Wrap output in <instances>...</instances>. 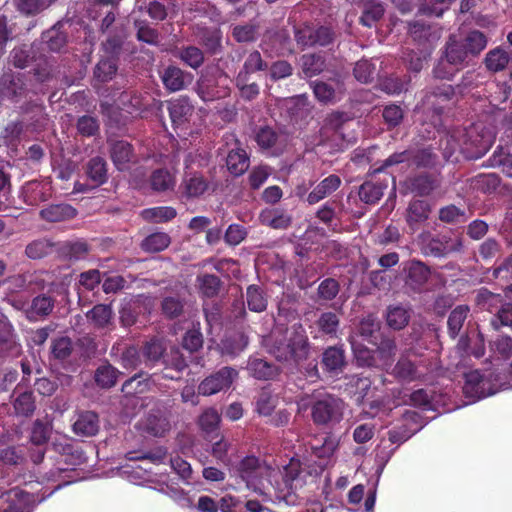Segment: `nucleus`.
Instances as JSON below:
<instances>
[{"instance_id":"nucleus-58","label":"nucleus","mask_w":512,"mask_h":512,"mask_svg":"<svg viewBox=\"0 0 512 512\" xmlns=\"http://www.w3.org/2000/svg\"><path fill=\"white\" fill-rule=\"evenodd\" d=\"M284 105L291 115L298 116L308 111V98L305 95H298L284 100Z\"/></svg>"},{"instance_id":"nucleus-10","label":"nucleus","mask_w":512,"mask_h":512,"mask_svg":"<svg viewBox=\"0 0 512 512\" xmlns=\"http://www.w3.org/2000/svg\"><path fill=\"white\" fill-rule=\"evenodd\" d=\"M407 272L405 283L414 291H420L430 277V269L421 261H411L406 264Z\"/></svg>"},{"instance_id":"nucleus-48","label":"nucleus","mask_w":512,"mask_h":512,"mask_svg":"<svg viewBox=\"0 0 512 512\" xmlns=\"http://www.w3.org/2000/svg\"><path fill=\"white\" fill-rule=\"evenodd\" d=\"M491 165L501 167L502 171L512 178V154L503 148L496 150L491 157Z\"/></svg>"},{"instance_id":"nucleus-62","label":"nucleus","mask_w":512,"mask_h":512,"mask_svg":"<svg viewBox=\"0 0 512 512\" xmlns=\"http://www.w3.org/2000/svg\"><path fill=\"white\" fill-rule=\"evenodd\" d=\"M183 189L188 197H196L205 191L206 184L201 177L193 176L184 180Z\"/></svg>"},{"instance_id":"nucleus-39","label":"nucleus","mask_w":512,"mask_h":512,"mask_svg":"<svg viewBox=\"0 0 512 512\" xmlns=\"http://www.w3.org/2000/svg\"><path fill=\"white\" fill-rule=\"evenodd\" d=\"M384 14L382 4L371 1L365 4L363 15L360 18L364 26L372 27Z\"/></svg>"},{"instance_id":"nucleus-23","label":"nucleus","mask_w":512,"mask_h":512,"mask_svg":"<svg viewBox=\"0 0 512 512\" xmlns=\"http://www.w3.org/2000/svg\"><path fill=\"white\" fill-rule=\"evenodd\" d=\"M250 374L260 380L272 379L278 374V368L264 359H250L247 366Z\"/></svg>"},{"instance_id":"nucleus-16","label":"nucleus","mask_w":512,"mask_h":512,"mask_svg":"<svg viewBox=\"0 0 512 512\" xmlns=\"http://www.w3.org/2000/svg\"><path fill=\"white\" fill-rule=\"evenodd\" d=\"M99 430L98 416L91 411L82 412L73 424L75 434L84 437L94 436Z\"/></svg>"},{"instance_id":"nucleus-41","label":"nucleus","mask_w":512,"mask_h":512,"mask_svg":"<svg viewBox=\"0 0 512 512\" xmlns=\"http://www.w3.org/2000/svg\"><path fill=\"white\" fill-rule=\"evenodd\" d=\"M247 345L248 338L244 334L238 333L222 342V352L223 354L235 356L243 351Z\"/></svg>"},{"instance_id":"nucleus-8","label":"nucleus","mask_w":512,"mask_h":512,"mask_svg":"<svg viewBox=\"0 0 512 512\" xmlns=\"http://www.w3.org/2000/svg\"><path fill=\"white\" fill-rule=\"evenodd\" d=\"M311 87L316 99L326 105L335 104L344 94L343 83L338 79L331 82L314 81Z\"/></svg>"},{"instance_id":"nucleus-36","label":"nucleus","mask_w":512,"mask_h":512,"mask_svg":"<svg viewBox=\"0 0 512 512\" xmlns=\"http://www.w3.org/2000/svg\"><path fill=\"white\" fill-rule=\"evenodd\" d=\"M87 174L97 185L104 183L107 179L106 162L104 159L101 157L92 158L87 165Z\"/></svg>"},{"instance_id":"nucleus-40","label":"nucleus","mask_w":512,"mask_h":512,"mask_svg":"<svg viewBox=\"0 0 512 512\" xmlns=\"http://www.w3.org/2000/svg\"><path fill=\"white\" fill-rule=\"evenodd\" d=\"M380 324L373 316L369 315L361 320L359 323V335L371 344H376L375 333L379 332Z\"/></svg>"},{"instance_id":"nucleus-21","label":"nucleus","mask_w":512,"mask_h":512,"mask_svg":"<svg viewBox=\"0 0 512 512\" xmlns=\"http://www.w3.org/2000/svg\"><path fill=\"white\" fill-rule=\"evenodd\" d=\"M143 429L149 434L161 437L170 429V422L160 412L149 414L142 422Z\"/></svg>"},{"instance_id":"nucleus-20","label":"nucleus","mask_w":512,"mask_h":512,"mask_svg":"<svg viewBox=\"0 0 512 512\" xmlns=\"http://www.w3.org/2000/svg\"><path fill=\"white\" fill-rule=\"evenodd\" d=\"M76 210L68 204L50 205L40 211L42 219L48 222H61L72 219Z\"/></svg>"},{"instance_id":"nucleus-31","label":"nucleus","mask_w":512,"mask_h":512,"mask_svg":"<svg viewBox=\"0 0 512 512\" xmlns=\"http://www.w3.org/2000/svg\"><path fill=\"white\" fill-rule=\"evenodd\" d=\"M410 314L408 310L402 306H390L387 309L386 321L389 327L400 330L409 322Z\"/></svg>"},{"instance_id":"nucleus-42","label":"nucleus","mask_w":512,"mask_h":512,"mask_svg":"<svg viewBox=\"0 0 512 512\" xmlns=\"http://www.w3.org/2000/svg\"><path fill=\"white\" fill-rule=\"evenodd\" d=\"M43 40L51 51L58 52L66 44V36L58 26H54L43 34Z\"/></svg>"},{"instance_id":"nucleus-18","label":"nucleus","mask_w":512,"mask_h":512,"mask_svg":"<svg viewBox=\"0 0 512 512\" xmlns=\"http://www.w3.org/2000/svg\"><path fill=\"white\" fill-rule=\"evenodd\" d=\"M193 107L189 100L185 97H180L170 102L169 113L174 126H182L188 118L192 115Z\"/></svg>"},{"instance_id":"nucleus-5","label":"nucleus","mask_w":512,"mask_h":512,"mask_svg":"<svg viewBox=\"0 0 512 512\" xmlns=\"http://www.w3.org/2000/svg\"><path fill=\"white\" fill-rule=\"evenodd\" d=\"M343 401L331 394L317 392L313 394L311 415L318 425L337 423L343 416Z\"/></svg>"},{"instance_id":"nucleus-6","label":"nucleus","mask_w":512,"mask_h":512,"mask_svg":"<svg viewBox=\"0 0 512 512\" xmlns=\"http://www.w3.org/2000/svg\"><path fill=\"white\" fill-rule=\"evenodd\" d=\"M238 377V372L231 367H223L217 372L206 377L198 386L199 394L211 396L230 388Z\"/></svg>"},{"instance_id":"nucleus-63","label":"nucleus","mask_w":512,"mask_h":512,"mask_svg":"<svg viewBox=\"0 0 512 512\" xmlns=\"http://www.w3.org/2000/svg\"><path fill=\"white\" fill-rule=\"evenodd\" d=\"M52 354L57 359L67 358L72 351V342L68 337H60L53 341Z\"/></svg>"},{"instance_id":"nucleus-50","label":"nucleus","mask_w":512,"mask_h":512,"mask_svg":"<svg viewBox=\"0 0 512 512\" xmlns=\"http://www.w3.org/2000/svg\"><path fill=\"white\" fill-rule=\"evenodd\" d=\"M178 56L183 62L194 69L201 66L204 60L202 51L199 48L193 46L182 49Z\"/></svg>"},{"instance_id":"nucleus-26","label":"nucleus","mask_w":512,"mask_h":512,"mask_svg":"<svg viewBox=\"0 0 512 512\" xmlns=\"http://www.w3.org/2000/svg\"><path fill=\"white\" fill-rule=\"evenodd\" d=\"M323 365L330 372L338 373L345 365L344 351L339 347H329L323 353Z\"/></svg>"},{"instance_id":"nucleus-32","label":"nucleus","mask_w":512,"mask_h":512,"mask_svg":"<svg viewBox=\"0 0 512 512\" xmlns=\"http://www.w3.org/2000/svg\"><path fill=\"white\" fill-rule=\"evenodd\" d=\"M393 374L404 381H413L421 376L416 365L406 357H401L393 369Z\"/></svg>"},{"instance_id":"nucleus-28","label":"nucleus","mask_w":512,"mask_h":512,"mask_svg":"<svg viewBox=\"0 0 512 512\" xmlns=\"http://www.w3.org/2000/svg\"><path fill=\"white\" fill-rule=\"evenodd\" d=\"M54 307V300L46 295H40L32 300L30 308L27 310L29 319L34 320L37 317L47 316Z\"/></svg>"},{"instance_id":"nucleus-9","label":"nucleus","mask_w":512,"mask_h":512,"mask_svg":"<svg viewBox=\"0 0 512 512\" xmlns=\"http://www.w3.org/2000/svg\"><path fill=\"white\" fill-rule=\"evenodd\" d=\"M226 141H233L235 147L231 148L226 159V165L230 173L235 176L242 175L249 167V157L243 150L234 135H227Z\"/></svg>"},{"instance_id":"nucleus-46","label":"nucleus","mask_w":512,"mask_h":512,"mask_svg":"<svg viewBox=\"0 0 512 512\" xmlns=\"http://www.w3.org/2000/svg\"><path fill=\"white\" fill-rule=\"evenodd\" d=\"M436 179L427 175L416 177L412 182V190L420 196H427L438 187Z\"/></svg>"},{"instance_id":"nucleus-24","label":"nucleus","mask_w":512,"mask_h":512,"mask_svg":"<svg viewBox=\"0 0 512 512\" xmlns=\"http://www.w3.org/2000/svg\"><path fill=\"white\" fill-rule=\"evenodd\" d=\"M459 39L473 57H477L488 44L486 35L478 30H471L465 36H459Z\"/></svg>"},{"instance_id":"nucleus-64","label":"nucleus","mask_w":512,"mask_h":512,"mask_svg":"<svg viewBox=\"0 0 512 512\" xmlns=\"http://www.w3.org/2000/svg\"><path fill=\"white\" fill-rule=\"evenodd\" d=\"M51 249V245L46 240H36L31 242L26 247V255L31 259H39L44 257L49 250Z\"/></svg>"},{"instance_id":"nucleus-57","label":"nucleus","mask_w":512,"mask_h":512,"mask_svg":"<svg viewBox=\"0 0 512 512\" xmlns=\"http://www.w3.org/2000/svg\"><path fill=\"white\" fill-rule=\"evenodd\" d=\"M201 293L206 297H213L220 287L219 278L215 275H203L198 278Z\"/></svg>"},{"instance_id":"nucleus-43","label":"nucleus","mask_w":512,"mask_h":512,"mask_svg":"<svg viewBox=\"0 0 512 512\" xmlns=\"http://www.w3.org/2000/svg\"><path fill=\"white\" fill-rule=\"evenodd\" d=\"M118 377V371L111 365L99 367L95 374V380L98 385L109 388L115 385Z\"/></svg>"},{"instance_id":"nucleus-60","label":"nucleus","mask_w":512,"mask_h":512,"mask_svg":"<svg viewBox=\"0 0 512 512\" xmlns=\"http://www.w3.org/2000/svg\"><path fill=\"white\" fill-rule=\"evenodd\" d=\"M277 399L268 391H262L257 399V411L259 414L268 416L276 407Z\"/></svg>"},{"instance_id":"nucleus-30","label":"nucleus","mask_w":512,"mask_h":512,"mask_svg":"<svg viewBox=\"0 0 512 512\" xmlns=\"http://www.w3.org/2000/svg\"><path fill=\"white\" fill-rule=\"evenodd\" d=\"M267 68L266 62L263 61L261 54L258 51H253L245 60L243 71L237 77V85L242 81H247V75L256 71H262Z\"/></svg>"},{"instance_id":"nucleus-59","label":"nucleus","mask_w":512,"mask_h":512,"mask_svg":"<svg viewBox=\"0 0 512 512\" xmlns=\"http://www.w3.org/2000/svg\"><path fill=\"white\" fill-rule=\"evenodd\" d=\"M49 5L46 0H18L16 4L17 9L27 15L39 13Z\"/></svg>"},{"instance_id":"nucleus-19","label":"nucleus","mask_w":512,"mask_h":512,"mask_svg":"<svg viewBox=\"0 0 512 512\" xmlns=\"http://www.w3.org/2000/svg\"><path fill=\"white\" fill-rule=\"evenodd\" d=\"M430 205L424 200H414L407 208L406 221L414 230L419 224L425 222L430 214Z\"/></svg>"},{"instance_id":"nucleus-29","label":"nucleus","mask_w":512,"mask_h":512,"mask_svg":"<svg viewBox=\"0 0 512 512\" xmlns=\"http://www.w3.org/2000/svg\"><path fill=\"white\" fill-rule=\"evenodd\" d=\"M350 344L354 353V356L361 366H378V361L375 358V353L364 345L358 342L356 336L350 337Z\"/></svg>"},{"instance_id":"nucleus-14","label":"nucleus","mask_w":512,"mask_h":512,"mask_svg":"<svg viewBox=\"0 0 512 512\" xmlns=\"http://www.w3.org/2000/svg\"><path fill=\"white\" fill-rule=\"evenodd\" d=\"M164 86L172 91L182 90L186 84L192 81L190 74H185L180 68L175 66L167 67L161 76Z\"/></svg>"},{"instance_id":"nucleus-2","label":"nucleus","mask_w":512,"mask_h":512,"mask_svg":"<svg viewBox=\"0 0 512 512\" xmlns=\"http://www.w3.org/2000/svg\"><path fill=\"white\" fill-rule=\"evenodd\" d=\"M236 470L241 479L246 482L248 488L264 496L268 495L265 482L272 486V479L279 474L277 470L261 464L258 458L254 456H247L242 459Z\"/></svg>"},{"instance_id":"nucleus-53","label":"nucleus","mask_w":512,"mask_h":512,"mask_svg":"<svg viewBox=\"0 0 512 512\" xmlns=\"http://www.w3.org/2000/svg\"><path fill=\"white\" fill-rule=\"evenodd\" d=\"M14 408L17 414L28 416L34 409V398L31 392L21 393L14 400Z\"/></svg>"},{"instance_id":"nucleus-22","label":"nucleus","mask_w":512,"mask_h":512,"mask_svg":"<svg viewBox=\"0 0 512 512\" xmlns=\"http://www.w3.org/2000/svg\"><path fill=\"white\" fill-rule=\"evenodd\" d=\"M470 313L468 305L462 304L456 306L449 314L447 320L448 333L452 338H456Z\"/></svg>"},{"instance_id":"nucleus-56","label":"nucleus","mask_w":512,"mask_h":512,"mask_svg":"<svg viewBox=\"0 0 512 512\" xmlns=\"http://www.w3.org/2000/svg\"><path fill=\"white\" fill-rule=\"evenodd\" d=\"M491 326L498 330L503 326L512 328V304L507 303L502 305L501 309L491 319Z\"/></svg>"},{"instance_id":"nucleus-1","label":"nucleus","mask_w":512,"mask_h":512,"mask_svg":"<svg viewBox=\"0 0 512 512\" xmlns=\"http://www.w3.org/2000/svg\"><path fill=\"white\" fill-rule=\"evenodd\" d=\"M286 342L278 341L275 332L264 340L268 352L279 361L302 359L307 355V336L301 325H293L286 331Z\"/></svg>"},{"instance_id":"nucleus-44","label":"nucleus","mask_w":512,"mask_h":512,"mask_svg":"<svg viewBox=\"0 0 512 512\" xmlns=\"http://www.w3.org/2000/svg\"><path fill=\"white\" fill-rule=\"evenodd\" d=\"M87 317L91 319L96 326L105 327L112 318L111 307L103 304L96 305L91 311H89Z\"/></svg>"},{"instance_id":"nucleus-3","label":"nucleus","mask_w":512,"mask_h":512,"mask_svg":"<svg viewBox=\"0 0 512 512\" xmlns=\"http://www.w3.org/2000/svg\"><path fill=\"white\" fill-rule=\"evenodd\" d=\"M473 58L459 36L451 35L446 42L444 58L434 68V75L437 78L450 79Z\"/></svg>"},{"instance_id":"nucleus-35","label":"nucleus","mask_w":512,"mask_h":512,"mask_svg":"<svg viewBox=\"0 0 512 512\" xmlns=\"http://www.w3.org/2000/svg\"><path fill=\"white\" fill-rule=\"evenodd\" d=\"M385 188L382 184L365 182L360 186L359 197L367 204H374L383 196Z\"/></svg>"},{"instance_id":"nucleus-11","label":"nucleus","mask_w":512,"mask_h":512,"mask_svg":"<svg viewBox=\"0 0 512 512\" xmlns=\"http://www.w3.org/2000/svg\"><path fill=\"white\" fill-rule=\"evenodd\" d=\"M21 345L14 334L12 325L7 318H0V356L20 354Z\"/></svg>"},{"instance_id":"nucleus-49","label":"nucleus","mask_w":512,"mask_h":512,"mask_svg":"<svg viewBox=\"0 0 512 512\" xmlns=\"http://www.w3.org/2000/svg\"><path fill=\"white\" fill-rule=\"evenodd\" d=\"M493 355L501 359H508L512 356V338L509 336H499L491 343Z\"/></svg>"},{"instance_id":"nucleus-37","label":"nucleus","mask_w":512,"mask_h":512,"mask_svg":"<svg viewBox=\"0 0 512 512\" xmlns=\"http://www.w3.org/2000/svg\"><path fill=\"white\" fill-rule=\"evenodd\" d=\"M377 346L374 353L379 358L378 365L387 366L390 364L392 357L396 351V344L392 339L384 338L380 343L375 344Z\"/></svg>"},{"instance_id":"nucleus-33","label":"nucleus","mask_w":512,"mask_h":512,"mask_svg":"<svg viewBox=\"0 0 512 512\" xmlns=\"http://www.w3.org/2000/svg\"><path fill=\"white\" fill-rule=\"evenodd\" d=\"M176 210L172 207H153L141 212L143 219L154 223L167 222L176 216Z\"/></svg>"},{"instance_id":"nucleus-12","label":"nucleus","mask_w":512,"mask_h":512,"mask_svg":"<svg viewBox=\"0 0 512 512\" xmlns=\"http://www.w3.org/2000/svg\"><path fill=\"white\" fill-rule=\"evenodd\" d=\"M1 498L7 506L1 512H29L32 501L30 494L19 488H12L2 494Z\"/></svg>"},{"instance_id":"nucleus-38","label":"nucleus","mask_w":512,"mask_h":512,"mask_svg":"<svg viewBox=\"0 0 512 512\" xmlns=\"http://www.w3.org/2000/svg\"><path fill=\"white\" fill-rule=\"evenodd\" d=\"M475 301L480 309L492 311L501 304L502 296L500 294L492 293L486 288H482L478 291Z\"/></svg>"},{"instance_id":"nucleus-45","label":"nucleus","mask_w":512,"mask_h":512,"mask_svg":"<svg viewBox=\"0 0 512 512\" xmlns=\"http://www.w3.org/2000/svg\"><path fill=\"white\" fill-rule=\"evenodd\" d=\"M301 64L303 72L308 77L319 74L324 68V61L322 58L314 54L303 55L301 58Z\"/></svg>"},{"instance_id":"nucleus-7","label":"nucleus","mask_w":512,"mask_h":512,"mask_svg":"<svg viewBox=\"0 0 512 512\" xmlns=\"http://www.w3.org/2000/svg\"><path fill=\"white\" fill-rule=\"evenodd\" d=\"M477 131L476 127L471 128L467 133V139L463 143H456L452 146V150H459L469 157L479 158L484 155L492 144L491 135H481L480 137L473 138L474 133Z\"/></svg>"},{"instance_id":"nucleus-54","label":"nucleus","mask_w":512,"mask_h":512,"mask_svg":"<svg viewBox=\"0 0 512 512\" xmlns=\"http://www.w3.org/2000/svg\"><path fill=\"white\" fill-rule=\"evenodd\" d=\"M375 74V65L368 60H360L354 67L355 78L362 83L372 81Z\"/></svg>"},{"instance_id":"nucleus-15","label":"nucleus","mask_w":512,"mask_h":512,"mask_svg":"<svg viewBox=\"0 0 512 512\" xmlns=\"http://www.w3.org/2000/svg\"><path fill=\"white\" fill-rule=\"evenodd\" d=\"M111 159L118 170H126L134 159L132 146L125 141H116L111 145Z\"/></svg>"},{"instance_id":"nucleus-51","label":"nucleus","mask_w":512,"mask_h":512,"mask_svg":"<svg viewBox=\"0 0 512 512\" xmlns=\"http://www.w3.org/2000/svg\"><path fill=\"white\" fill-rule=\"evenodd\" d=\"M175 184L174 177L166 170H157L151 177V185L154 190L165 191Z\"/></svg>"},{"instance_id":"nucleus-25","label":"nucleus","mask_w":512,"mask_h":512,"mask_svg":"<svg viewBox=\"0 0 512 512\" xmlns=\"http://www.w3.org/2000/svg\"><path fill=\"white\" fill-rule=\"evenodd\" d=\"M259 219L262 224L274 229H285L291 223V217L277 209H266L260 213Z\"/></svg>"},{"instance_id":"nucleus-34","label":"nucleus","mask_w":512,"mask_h":512,"mask_svg":"<svg viewBox=\"0 0 512 512\" xmlns=\"http://www.w3.org/2000/svg\"><path fill=\"white\" fill-rule=\"evenodd\" d=\"M170 244V237L163 232L153 233L147 236L141 244L143 250L147 252H160L166 249Z\"/></svg>"},{"instance_id":"nucleus-27","label":"nucleus","mask_w":512,"mask_h":512,"mask_svg":"<svg viewBox=\"0 0 512 512\" xmlns=\"http://www.w3.org/2000/svg\"><path fill=\"white\" fill-rule=\"evenodd\" d=\"M248 308L253 312H263L267 307V296L258 285H250L246 291Z\"/></svg>"},{"instance_id":"nucleus-17","label":"nucleus","mask_w":512,"mask_h":512,"mask_svg":"<svg viewBox=\"0 0 512 512\" xmlns=\"http://www.w3.org/2000/svg\"><path fill=\"white\" fill-rule=\"evenodd\" d=\"M511 61V54L502 47H496L488 51L484 58V64L488 71L497 73L504 71Z\"/></svg>"},{"instance_id":"nucleus-4","label":"nucleus","mask_w":512,"mask_h":512,"mask_svg":"<svg viewBox=\"0 0 512 512\" xmlns=\"http://www.w3.org/2000/svg\"><path fill=\"white\" fill-rule=\"evenodd\" d=\"M506 389V382L500 381L499 376L492 372L481 373L473 370L465 374L463 392L472 400H479Z\"/></svg>"},{"instance_id":"nucleus-61","label":"nucleus","mask_w":512,"mask_h":512,"mask_svg":"<svg viewBox=\"0 0 512 512\" xmlns=\"http://www.w3.org/2000/svg\"><path fill=\"white\" fill-rule=\"evenodd\" d=\"M338 442L335 438L326 437L321 446L312 445L313 454L319 459L330 458L336 451Z\"/></svg>"},{"instance_id":"nucleus-52","label":"nucleus","mask_w":512,"mask_h":512,"mask_svg":"<svg viewBox=\"0 0 512 512\" xmlns=\"http://www.w3.org/2000/svg\"><path fill=\"white\" fill-rule=\"evenodd\" d=\"M220 415L219 413L213 409H206L199 417V426L201 429L207 433L213 432L218 428L220 423Z\"/></svg>"},{"instance_id":"nucleus-47","label":"nucleus","mask_w":512,"mask_h":512,"mask_svg":"<svg viewBox=\"0 0 512 512\" xmlns=\"http://www.w3.org/2000/svg\"><path fill=\"white\" fill-rule=\"evenodd\" d=\"M117 71L116 62L113 57L102 59L95 68V77L101 81L106 82L115 75Z\"/></svg>"},{"instance_id":"nucleus-13","label":"nucleus","mask_w":512,"mask_h":512,"mask_svg":"<svg viewBox=\"0 0 512 512\" xmlns=\"http://www.w3.org/2000/svg\"><path fill=\"white\" fill-rule=\"evenodd\" d=\"M340 184L341 179L337 175H329L317 184V186L308 194L306 198L307 202L310 205L318 203L336 191Z\"/></svg>"},{"instance_id":"nucleus-55","label":"nucleus","mask_w":512,"mask_h":512,"mask_svg":"<svg viewBox=\"0 0 512 512\" xmlns=\"http://www.w3.org/2000/svg\"><path fill=\"white\" fill-rule=\"evenodd\" d=\"M20 90L21 87L10 75L0 78V101L15 98L20 93Z\"/></svg>"}]
</instances>
